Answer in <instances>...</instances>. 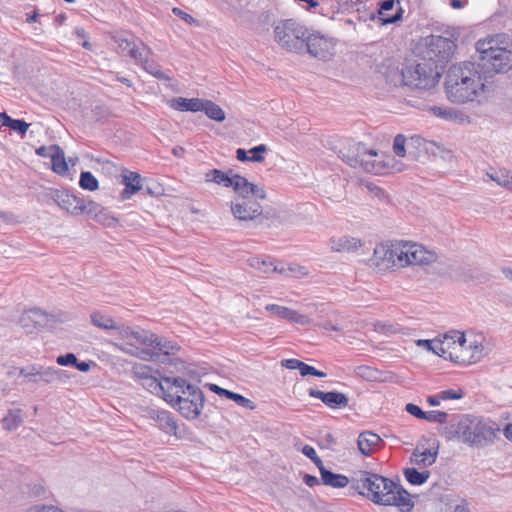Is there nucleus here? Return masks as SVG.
<instances>
[{
	"mask_svg": "<svg viewBox=\"0 0 512 512\" xmlns=\"http://www.w3.org/2000/svg\"><path fill=\"white\" fill-rule=\"evenodd\" d=\"M351 488L377 505L396 506L401 512H410L414 507L410 494L401 485L375 473L356 472Z\"/></svg>",
	"mask_w": 512,
	"mask_h": 512,
	"instance_id": "f257e3e1",
	"label": "nucleus"
},
{
	"mask_svg": "<svg viewBox=\"0 0 512 512\" xmlns=\"http://www.w3.org/2000/svg\"><path fill=\"white\" fill-rule=\"evenodd\" d=\"M493 89V81H489V76H484L472 62L451 66L445 78L446 95L454 103L463 104L486 97Z\"/></svg>",
	"mask_w": 512,
	"mask_h": 512,
	"instance_id": "f03ea898",
	"label": "nucleus"
},
{
	"mask_svg": "<svg viewBox=\"0 0 512 512\" xmlns=\"http://www.w3.org/2000/svg\"><path fill=\"white\" fill-rule=\"evenodd\" d=\"M439 432L448 441L458 439L470 446H480L493 443L500 432V427L480 417L465 414L454 417L451 423L442 427Z\"/></svg>",
	"mask_w": 512,
	"mask_h": 512,
	"instance_id": "7ed1b4c3",
	"label": "nucleus"
},
{
	"mask_svg": "<svg viewBox=\"0 0 512 512\" xmlns=\"http://www.w3.org/2000/svg\"><path fill=\"white\" fill-rule=\"evenodd\" d=\"M235 193L236 196L230 205L235 220L262 224L264 220L268 219L259 203V200L266 199V191L263 187L247 180L243 190H236Z\"/></svg>",
	"mask_w": 512,
	"mask_h": 512,
	"instance_id": "20e7f679",
	"label": "nucleus"
},
{
	"mask_svg": "<svg viewBox=\"0 0 512 512\" xmlns=\"http://www.w3.org/2000/svg\"><path fill=\"white\" fill-rule=\"evenodd\" d=\"M165 383L171 384L173 393L166 395L165 400L176 406L187 419H196L204 406V395L199 387L188 383L181 377L164 378Z\"/></svg>",
	"mask_w": 512,
	"mask_h": 512,
	"instance_id": "39448f33",
	"label": "nucleus"
},
{
	"mask_svg": "<svg viewBox=\"0 0 512 512\" xmlns=\"http://www.w3.org/2000/svg\"><path fill=\"white\" fill-rule=\"evenodd\" d=\"M476 50L480 56L475 64L484 76H489V81L495 74L506 73L512 68V52L498 47L493 38L479 40Z\"/></svg>",
	"mask_w": 512,
	"mask_h": 512,
	"instance_id": "423d86ee",
	"label": "nucleus"
},
{
	"mask_svg": "<svg viewBox=\"0 0 512 512\" xmlns=\"http://www.w3.org/2000/svg\"><path fill=\"white\" fill-rule=\"evenodd\" d=\"M484 357V346L477 341L467 342L464 333L456 330L444 335L442 358L454 363L469 365Z\"/></svg>",
	"mask_w": 512,
	"mask_h": 512,
	"instance_id": "0eeeda50",
	"label": "nucleus"
},
{
	"mask_svg": "<svg viewBox=\"0 0 512 512\" xmlns=\"http://www.w3.org/2000/svg\"><path fill=\"white\" fill-rule=\"evenodd\" d=\"M117 333L122 340V343L114 344L117 349L143 360L154 359L155 353L150 349V345L155 341L154 333L125 325H119Z\"/></svg>",
	"mask_w": 512,
	"mask_h": 512,
	"instance_id": "6e6552de",
	"label": "nucleus"
},
{
	"mask_svg": "<svg viewBox=\"0 0 512 512\" xmlns=\"http://www.w3.org/2000/svg\"><path fill=\"white\" fill-rule=\"evenodd\" d=\"M441 73L433 61L422 58L418 63L403 68L402 81L414 89H431L438 83Z\"/></svg>",
	"mask_w": 512,
	"mask_h": 512,
	"instance_id": "1a4fd4ad",
	"label": "nucleus"
},
{
	"mask_svg": "<svg viewBox=\"0 0 512 512\" xmlns=\"http://www.w3.org/2000/svg\"><path fill=\"white\" fill-rule=\"evenodd\" d=\"M307 34V28L294 19L282 20L274 27L275 41L290 52L304 50Z\"/></svg>",
	"mask_w": 512,
	"mask_h": 512,
	"instance_id": "9d476101",
	"label": "nucleus"
},
{
	"mask_svg": "<svg viewBox=\"0 0 512 512\" xmlns=\"http://www.w3.org/2000/svg\"><path fill=\"white\" fill-rule=\"evenodd\" d=\"M404 242L378 244L373 253V264L379 270L398 269L407 266Z\"/></svg>",
	"mask_w": 512,
	"mask_h": 512,
	"instance_id": "9b49d317",
	"label": "nucleus"
},
{
	"mask_svg": "<svg viewBox=\"0 0 512 512\" xmlns=\"http://www.w3.org/2000/svg\"><path fill=\"white\" fill-rule=\"evenodd\" d=\"M455 48L456 45L451 39L440 35H431L426 38V51L423 58L433 61L437 68L443 71Z\"/></svg>",
	"mask_w": 512,
	"mask_h": 512,
	"instance_id": "f8f14e48",
	"label": "nucleus"
},
{
	"mask_svg": "<svg viewBox=\"0 0 512 512\" xmlns=\"http://www.w3.org/2000/svg\"><path fill=\"white\" fill-rule=\"evenodd\" d=\"M305 48L311 56L326 61L331 59L335 53V41L320 33H314L306 35Z\"/></svg>",
	"mask_w": 512,
	"mask_h": 512,
	"instance_id": "ddd939ff",
	"label": "nucleus"
},
{
	"mask_svg": "<svg viewBox=\"0 0 512 512\" xmlns=\"http://www.w3.org/2000/svg\"><path fill=\"white\" fill-rule=\"evenodd\" d=\"M338 155L350 167L361 168L363 158L372 154L368 153V148L364 144L348 139L341 143Z\"/></svg>",
	"mask_w": 512,
	"mask_h": 512,
	"instance_id": "4468645a",
	"label": "nucleus"
},
{
	"mask_svg": "<svg viewBox=\"0 0 512 512\" xmlns=\"http://www.w3.org/2000/svg\"><path fill=\"white\" fill-rule=\"evenodd\" d=\"M205 179L207 182H214L224 187H232L234 192L236 190H243V186H245V181H247L245 177L233 173L232 170H229L228 172H223L222 170L219 169L209 170L205 174Z\"/></svg>",
	"mask_w": 512,
	"mask_h": 512,
	"instance_id": "2eb2a0df",
	"label": "nucleus"
},
{
	"mask_svg": "<svg viewBox=\"0 0 512 512\" xmlns=\"http://www.w3.org/2000/svg\"><path fill=\"white\" fill-rule=\"evenodd\" d=\"M404 250L407 254L404 261L409 265H429L437 260L436 253L425 249L416 243L404 242Z\"/></svg>",
	"mask_w": 512,
	"mask_h": 512,
	"instance_id": "dca6fc26",
	"label": "nucleus"
},
{
	"mask_svg": "<svg viewBox=\"0 0 512 512\" xmlns=\"http://www.w3.org/2000/svg\"><path fill=\"white\" fill-rule=\"evenodd\" d=\"M53 199L61 209L72 216L84 213V199L66 190L55 191Z\"/></svg>",
	"mask_w": 512,
	"mask_h": 512,
	"instance_id": "f3484780",
	"label": "nucleus"
},
{
	"mask_svg": "<svg viewBox=\"0 0 512 512\" xmlns=\"http://www.w3.org/2000/svg\"><path fill=\"white\" fill-rule=\"evenodd\" d=\"M15 370H18V376L23 377L26 383L50 384V367L40 364H29Z\"/></svg>",
	"mask_w": 512,
	"mask_h": 512,
	"instance_id": "a211bd4d",
	"label": "nucleus"
},
{
	"mask_svg": "<svg viewBox=\"0 0 512 512\" xmlns=\"http://www.w3.org/2000/svg\"><path fill=\"white\" fill-rule=\"evenodd\" d=\"M308 393L310 397L320 399L331 409L345 408L349 404L347 395L338 391L323 392L318 389L310 388Z\"/></svg>",
	"mask_w": 512,
	"mask_h": 512,
	"instance_id": "6ab92c4d",
	"label": "nucleus"
},
{
	"mask_svg": "<svg viewBox=\"0 0 512 512\" xmlns=\"http://www.w3.org/2000/svg\"><path fill=\"white\" fill-rule=\"evenodd\" d=\"M122 184L125 188L120 193L122 200L130 199L134 194L138 193L142 188V177L138 172L130 171L126 168L121 170Z\"/></svg>",
	"mask_w": 512,
	"mask_h": 512,
	"instance_id": "aec40b11",
	"label": "nucleus"
},
{
	"mask_svg": "<svg viewBox=\"0 0 512 512\" xmlns=\"http://www.w3.org/2000/svg\"><path fill=\"white\" fill-rule=\"evenodd\" d=\"M48 321L49 315L39 308H33L25 311L19 319L20 325L27 331H30L33 328L42 327L46 325Z\"/></svg>",
	"mask_w": 512,
	"mask_h": 512,
	"instance_id": "412c9836",
	"label": "nucleus"
},
{
	"mask_svg": "<svg viewBox=\"0 0 512 512\" xmlns=\"http://www.w3.org/2000/svg\"><path fill=\"white\" fill-rule=\"evenodd\" d=\"M383 444L384 442L380 436L371 431L361 432L357 440L359 451L366 456L378 451Z\"/></svg>",
	"mask_w": 512,
	"mask_h": 512,
	"instance_id": "4be33fe9",
	"label": "nucleus"
},
{
	"mask_svg": "<svg viewBox=\"0 0 512 512\" xmlns=\"http://www.w3.org/2000/svg\"><path fill=\"white\" fill-rule=\"evenodd\" d=\"M265 309L279 318L287 319L291 322L300 324V325H309L311 320L308 316L298 313L297 311L283 307L277 304H268Z\"/></svg>",
	"mask_w": 512,
	"mask_h": 512,
	"instance_id": "5701e85b",
	"label": "nucleus"
},
{
	"mask_svg": "<svg viewBox=\"0 0 512 512\" xmlns=\"http://www.w3.org/2000/svg\"><path fill=\"white\" fill-rule=\"evenodd\" d=\"M149 417L154 420L158 427L169 435H177V423L172 414L165 410L152 409Z\"/></svg>",
	"mask_w": 512,
	"mask_h": 512,
	"instance_id": "b1692460",
	"label": "nucleus"
},
{
	"mask_svg": "<svg viewBox=\"0 0 512 512\" xmlns=\"http://www.w3.org/2000/svg\"><path fill=\"white\" fill-rule=\"evenodd\" d=\"M368 153L372 155L363 158L361 169L373 174L384 173L387 164L383 160V155L372 149H368Z\"/></svg>",
	"mask_w": 512,
	"mask_h": 512,
	"instance_id": "393cba45",
	"label": "nucleus"
},
{
	"mask_svg": "<svg viewBox=\"0 0 512 512\" xmlns=\"http://www.w3.org/2000/svg\"><path fill=\"white\" fill-rule=\"evenodd\" d=\"M394 5V0H383L379 3V19L383 24L396 23L402 18L403 9L401 6H398L395 14H388V11L392 10Z\"/></svg>",
	"mask_w": 512,
	"mask_h": 512,
	"instance_id": "a878e982",
	"label": "nucleus"
},
{
	"mask_svg": "<svg viewBox=\"0 0 512 512\" xmlns=\"http://www.w3.org/2000/svg\"><path fill=\"white\" fill-rule=\"evenodd\" d=\"M170 106L178 111H191L198 112L202 111L203 99L200 98H184L177 97L170 100Z\"/></svg>",
	"mask_w": 512,
	"mask_h": 512,
	"instance_id": "bb28decb",
	"label": "nucleus"
},
{
	"mask_svg": "<svg viewBox=\"0 0 512 512\" xmlns=\"http://www.w3.org/2000/svg\"><path fill=\"white\" fill-rule=\"evenodd\" d=\"M320 474L323 484L333 488H344L348 484H351V479L347 476L333 473L325 467H320Z\"/></svg>",
	"mask_w": 512,
	"mask_h": 512,
	"instance_id": "cd10ccee",
	"label": "nucleus"
},
{
	"mask_svg": "<svg viewBox=\"0 0 512 512\" xmlns=\"http://www.w3.org/2000/svg\"><path fill=\"white\" fill-rule=\"evenodd\" d=\"M160 373H154L150 377H148L146 380L142 382V385L146 387L150 392L156 393V394H162L164 399L166 398V395L170 393L172 390L171 384H167L164 382V380L159 379ZM163 377L162 379H164Z\"/></svg>",
	"mask_w": 512,
	"mask_h": 512,
	"instance_id": "c85d7f7f",
	"label": "nucleus"
},
{
	"mask_svg": "<svg viewBox=\"0 0 512 512\" xmlns=\"http://www.w3.org/2000/svg\"><path fill=\"white\" fill-rule=\"evenodd\" d=\"M330 247L336 252H350L361 247V242L356 238L343 236L337 239H331Z\"/></svg>",
	"mask_w": 512,
	"mask_h": 512,
	"instance_id": "c756f323",
	"label": "nucleus"
},
{
	"mask_svg": "<svg viewBox=\"0 0 512 512\" xmlns=\"http://www.w3.org/2000/svg\"><path fill=\"white\" fill-rule=\"evenodd\" d=\"M90 318L93 325L103 330H117L119 327L112 317L100 311L93 312Z\"/></svg>",
	"mask_w": 512,
	"mask_h": 512,
	"instance_id": "7c9ffc66",
	"label": "nucleus"
},
{
	"mask_svg": "<svg viewBox=\"0 0 512 512\" xmlns=\"http://www.w3.org/2000/svg\"><path fill=\"white\" fill-rule=\"evenodd\" d=\"M150 348H153L154 350L158 351H153L155 353L154 357L158 353L164 355H174L179 350V346L176 343L159 338L156 334L155 341L153 342V345H150Z\"/></svg>",
	"mask_w": 512,
	"mask_h": 512,
	"instance_id": "2f4dec72",
	"label": "nucleus"
},
{
	"mask_svg": "<svg viewBox=\"0 0 512 512\" xmlns=\"http://www.w3.org/2000/svg\"><path fill=\"white\" fill-rule=\"evenodd\" d=\"M202 111L205 112L207 117L217 122H223L226 118L224 110L211 100L203 99Z\"/></svg>",
	"mask_w": 512,
	"mask_h": 512,
	"instance_id": "473e14b6",
	"label": "nucleus"
},
{
	"mask_svg": "<svg viewBox=\"0 0 512 512\" xmlns=\"http://www.w3.org/2000/svg\"><path fill=\"white\" fill-rule=\"evenodd\" d=\"M437 458V451L425 450L419 452L415 450L411 455V462L418 466L428 467L435 463Z\"/></svg>",
	"mask_w": 512,
	"mask_h": 512,
	"instance_id": "72a5a7b5",
	"label": "nucleus"
},
{
	"mask_svg": "<svg viewBox=\"0 0 512 512\" xmlns=\"http://www.w3.org/2000/svg\"><path fill=\"white\" fill-rule=\"evenodd\" d=\"M52 169L55 173L64 175L68 172V165L65 160V154L62 148L58 146L53 154H51Z\"/></svg>",
	"mask_w": 512,
	"mask_h": 512,
	"instance_id": "f704fd0d",
	"label": "nucleus"
},
{
	"mask_svg": "<svg viewBox=\"0 0 512 512\" xmlns=\"http://www.w3.org/2000/svg\"><path fill=\"white\" fill-rule=\"evenodd\" d=\"M404 476L410 484L422 485L423 483H425L428 480V478L430 476V472L429 471L419 472L415 468H406L404 470Z\"/></svg>",
	"mask_w": 512,
	"mask_h": 512,
	"instance_id": "c9c22d12",
	"label": "nucleus"
},
{
	"mask_svg": "<svg viewBox=\"0 0 512 512\" xmlns=\"http://www.w3.org/2000/svg\"><path fill=\"white\" fill-rule=\"evenodd\" d=\"M22 421V410L14 409L8 412V414L3 418L2 423L6 430H13L17 428Z\"/></svg>",
	"mask_w": 512,
	"mask_h": 512,
	"instance_id": "e433bc0d",
	"label": "nucleus"
},
{
	"mask_svg": "<svg viewBox=\"0 0 512 512\" xmlns=\"http://www.w3.org/2000/svg\"><path fill=\"white\" fill-rule=\"evenodd\" d=\"M417 346L424 347L428 351L442 357L444 347V337L442 339L426 340L420 339L416 342Z\"/></svg>",
	"mask_w": 512,
	"mask_h": 512,
	"instance_id": "4c0bfd02",
	"label": "nucleus"
},
{
	"mask_svg": "<svg viewBox=\"0 0 512 512\" xmlns=\"http://www.w3.org/2000/svg\"><path fill=\"white\" fill-rule=\"evenodd\" d=\"M248 262L252 268H255L265 274L271 273V272L282 273V270H278L277 266H274L272 262H268L265 259H262L260 257H253V258L249 259Z\"/></svg>",
	"mask_w": 512,
	"mask_h": 512,
	"instance_id": "58836bf2",
	"label": "nucleus"
},
{
	"mask_svg": "<svg viewBox=\"0 0 512 512\" xmlns=\"http://www.w3.org/2000/svg\"><path fill=\"white\" fill-rule=\"evenodd\" d=\"M489 177L499 186L512 191V173L504 170H498L489 174Z\"/></svg>",
	"mask_w": 512,
	"mask_h": 512,
	"instance_id": "ea45409f",
	"label": "nucleus"
},
{
	"mask_svg": "<svg viewBox=\"0 0 512 512\" xmlns=\"http://www.w3.org/2000/svg\"><path fill=\"white\" fill-rule=\"evenodd\" d=\"M79 185L84 190L95 191L98 189L99 182L91 172L85 171L80 174Z\"/></svg>",
	"mask_w": 512,
	"mask_h": 512,
	"instance_id": "a19ab883",
	"label": "nucleus"
},
{
	"mask_svg": "<svg viewBox=\"0 0 512 512\" xmlns=\"http://www.w3.org/2000/svg\"><path fill=\"white\" fill-rule=\"evenodd\" d=\"M133 373L136 378L144 381L154 373L159 374L158 370H153L152 367L144 364H136L133 367Z\"/></svg>",
	"mask_w": 512,
	"mask_h": 512,
	"instance_id": "79ce46f5",
	"label": "nucleus"
},
{
	"mask_svg": "<svg viewBox=\"0 0 512 512\" xmlns=\"http://www.w3.org/2000/svg\"><path fill=\"white\" fill-rule=\"evenodd\" d=\"M103 210L104 207L99 203L92 200L87 202L84 200V212H86L93 220H96Z\"/></svg>",
	"mask_w": 512,
	"mask_h": 512,
	"instance_id": "37998d69",
	"label": "nucleus"
},
{
	"mask_svg": "<svg viewBox=\"0 0 512 512\" xmlns=\"http://www.w3.org/2000/svg\"><path fill=\"white\" fill-rule=\"evenodd\" d=\"M150 53L149 48L143 45L142 49H139L133 45L132 49L129 50L128 55L136 61L138 64H143V62L147 59V55Z\"/></svg>",
	"mask_w": 512,
	"mask_h": 512,
	"instance_id": "c03bdc74",
	"label": "nucleus"
},
{
	"mask_svg": "<svg viewBox=\"0 0 512 512\" xmlns=\"http://www.w3.org/2000/svg\"><path fill=\"white\" fill-rule=\"evenodd\" d=\"M423 419L432 423L444 424L448 419V414L443 411L432 410L425 412V416Z\"/></svg>",
	"mask_w": 512,
	"mask_h": 512,
	"instance_id": "a18cd8bd",
	"label": "nucleus"
},
{
	"mask_svg": "<svg viewBox=\"0 0 512 512\" xmlns=\"http://www.w3.org/2000/svg\"><path fill=\"white\" fill-rule=\"evenodd\" d=\"M148 73L155 76L158 79L169 80L170 78L160 70L159 66L155 63L149 62L146 59L141 65Z\"/></svg>",
	"mask_w": 512,
	"mask_h": 512,
	"instance_id": "49530a36",
	"label": "nucleus"
},
{
	"mask_svg": "<svg viewBox=\"0 0 512 512\" xmlns=\"http://www.w3.org/2000/svg\"><path fill=\"white\" fill-rule=\"evenodd\" d=\"M50 384L52 383H66L69 379V375L65 370L62 369H56L53 367H50Z\"/></svg>",
	"mask_w": 512,
	"mask_h": 512,
	"instance_id": "de8ad7c7",
	"label": "nucleus"
},
{
	"mask_svg": "<svg viewBox=\"0 0 512 512\" xmlns=\"http://www.w3.org/2000/svg\"><path fill=\"white\" fill-rule=\"evenodd\" d=\"M268 151V147L264 144H260L258 146H255L249 150V153H251V156L249 158V161L251 162H262L264 160V157L262 156V153H265Z\"/></svg>",
	"mask_w": 512,
	"mask_h": 512,
	"instance_id": "09e8293b",
	"label": "nucleus"
},
{
	"mask_svg": "<svg viewBox=\"0 0 512 512\" xmlns=\"http://www.w3.org/2000/svg\"><path fill=\"white\" fill-rule=\"evenodd\" d=\"M299 372H300L301 376L312 375V376H316V377H320V378L326 376L325 372L317 370L315 367L310 366L304 362H301V366L299 367Z\"/></svg>",
	"mask_w": 512,
	"mask_h": 512,
	"instance_id": "8fccbe9b",
	"label": "nucleus"
},
{
	"mask_svg": "<svg viewBox=\"0 0 512 512\" xmlns=\"http://www.w3.org/2000/svg\"><path fill=\"white\" fill-rule=\"evenodd\" d=\"M95 221L108 227H112L117 223V219L113 215H111L106 208H104L102 213L96 218Z\"/></svg>",
	"mask_w": 512,
	"mask_h": 512,
	"instance_id": "3c124183",
	"label": "nucleus"
},
{
	"mask_svg": "<svg viewBox=\"0 0 512 512\" xmlns=\"http://www.w3.org/2000/svg\"><path fill=\"white\" fill-rule=\"evenodd\" d=\"M406 138L402 134L396 135L393 142V151L396 155L403 157L405 155Z\"/></svg>",
	"mask_w": 512,
	"mask_h": 512,
	"instance_id": "603ef678",
	"label": "nucleus"
},
{
	"mask_svg": "<svg viewBox=\"0 0 512 512\" xmlns=\"http://www.w3.org/2000/svg\"><path fill=\"white\" fill-rule=\"evenodd\" d=\"M229 399L233 400L234 402H236L238 405H240L242 407H245V408H248L251 410L255 408L254 403L250 399H248L238 393L232 392V394H230Z\"/></svg>",
	"mask_w": 512,
	"mask_h": 512,
	"instance_id": "864d4df0",
	"label": "nucleus"
},
{
	"mask_svg": "<svg viewBox=\"0 0 512 512\" xmlns=\"http://www.w3.org/2000/svg\"><path fill=\"white\" fill-rule=\"evenodd\" d=\"M115 43H116L117 52L127 53V54L129 53V50H131L134 45V43H132L128 39L122 38V37H116Z\"/></svg>",
	"mask_w": 512,
	"mask_h": 512,
	"instance_id": "5fc2aeb1",
	"label": "nucleus"
},
{
	"mask_svg": "<svg viewBox=\"0 0 512 512\" xmlns=\"http://www.w3.org/2000/svg\"><path fill=\"white\" fill-rule=\"evenodd\" d=\"M77 361V357L74 353H67L65 355H59L56 358V362L60 366H68V365H75Z\"/></svg>",
	"mask_w": 512,
	"mask_h": 512,
	"instance_id": "6e6d98bb",
	"label": "nucleus"
},
{
	"mask_svg": "<svg viewBox=\"0 0 512 512\" xmlns=\"http://www.w3.org/2000/svg\"><path fill=\"white\" fill-rule=\"evenodd\" d=\"M10 129L18 132L22 136L26 134L29 124L25 122L24 120L20 119H14L13 122H11V125L9 127Z\"/></svg>",
	"mask_w": 512,
	"mask_h": 512,
	"instance_id": "4d7b16f0",
	"label": "nucleus"
},
{
	"mask_svg": "<svg viewBox=\"0 0 512 512\" xmlns=\"http://www.w3.org/2000/svg\"><path fill=\"white\" fill-rule=\"evenodd\" d=\"M463 395L464 393L461 389H448L440 392V397H442V400L461 399Z\"/></svg>",
	"mask_w": 512,
	"mask_h": 512,
	"instance_id": "13d9d810",
	"label": "nucleus"
},
{
	"mask_svg": "<svg viewBox=\"0 0 512 512\" xmlns=\"http://www.w3.org/2000/svg\"><path fill=\"white\" fill-rule=\"evenodd\" d=\"M405 410L413 415L414 417L418 418V419H423L424 416H425V411H423L419 406L413 404V403H408L405 407Z\"/></svg>",
	"mask_w": 512,
	"mask_h": 512,
	"instance_id": "bf43d9fd",
	"label": "nucleus"
},
{
	"mask_svg": "<svg viewBox=\"0 0 512 512\" xmlns=\"http://www.w3.org/2000/svg\"><path fill=\"white\" fill-rule=\"evenodd\" d=\"M58 147V145H50L48 147L46 146H41L39 148L36 149V154L41 156V157H44V158H50L51 157V154H53L56 150V148Z\"/></svg>",
	"mask_w": 512,
	"mask_h": 512,
	"instance_id": "052dcab7",
	"label": "nucleus"
},
{
	"mask_svg": "<svg viewBox=\"0 0 512 512\" xmlns=\"http://www.w3.org/2000/svg\"><path fill=\"white\" fill-rule=\"evenodd\" d=\"M27 512H62V510L52 505H36L31 507Z\"/></svg>",
	"mask_w": 512,
	"mask_h": 512,
	"instance_id": "680f3d73",
	"label": "nucleus"
},
{
	"mask_svg": "<svg viewBox=\"0 0 512 512\" xmlns=\"http://www.w3.org/2000/svg\"><path fill=\"white\" fill-rule=\"evenodd\" d=\"M301 362L298 359H284L281 361L282 367H285L290 370L299 369L301 366Z\"/></svg>",
	"mask_w": 512,
	"mask_h": 512,
	"instance_id": "e2e57ef3",
	"label": "nucleus"
},
{
	"mask_svg": "<svg viewBox=\"0 0 512 512\" xmlns=\"http://www.w3.org/2000/svg\"><path fill=\"white\" fill-rule=\"evenodd\" d=\"M367 188L374 197L379 198L380 200H385L387 198L385 191L380 187L367 185Z\"/></svg>",
	"mask_w": 512,
	"mask_h": 512,
	"instance_id": "0e129e2a",
	"label": "nucleus"
},
{
	"mask_svg": "<svg viewBox=\"0 0 512 512\" xmlns=\"http://www.w3.org/2000/svg\"><path fill=\"white\" fill-rule=\"evenodd\" d=\"M173 13L178 16L179 18H181L182 20H184L185 22L187 23H192L194 21L193 17L184 12L183 10L179 9V8H173Z\"/></svg>",
	"mask_w": 512,
	"mask_h": 512,
	"instance_id": "69168bd1",
	"label": "nucleus"
},
{
	"mask_svg": "<svg viewBox=\"0 0 512 512\" xmlns=\"http://www.w3.org/2000/svg\"><path fill=\"white\" fill-rule=\"evenodd\" d=\"M302 453L307 456L310 460L311 459H314V457L316 458L317 453L315 451V449L310 446V445H305L303 448H302Z\"/></svg>",
	"mask_w": 512,
	"mask_h": 512,
	"instance_id": "338daca9",
	"label": "nucleus"
},
{
	"mask_svg": "<svg viewBox=\"0 0 512 512\" xmlns=\"http://www.w3.org/2000/svg\"><path fill=\"white\" fill-rule=\"evenodd\" d=\"M303 481L304 483L309 486V487H313L315 485H318L319 484V480L317 477L315 476H312V475H309V474H305L304 477H303Z\"/></svg>",
	"mask_w": 512,
	"mask_h": 512,
	"instance_id": "774afa93",
	"label": "nucleus"
}]
</instances>
